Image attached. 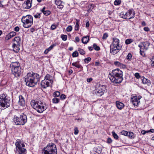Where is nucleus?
<instances>
[{
    "label": "nucleus",
    "instance_id": "79ce46f5",
    "mask_svg": "<svg viewBox=\"0 0 154 154\" xmlns=\"http://www.w3.org/2000/svg\"><path fill=\"white\" fill-rule=\"evenodd\" d=\"M61 38L63 41H66L67 39V36L66 35H62Z\"/></svg>",
    "mask_w": 154,
    "mask_h": 154
},
{
    "label": "nucleus",
    "instance_id": "dca6fc26",
    "mask_svg": "<svg viewBox=\"0 0 154 154\" xmlns=\"http://www.w3.org/2000/svg\"><path fill=\"white\" fill-rule=\"evenodd\" d=\"M18 103L19 105L22 106H24L25 105L24 98L21 95L19 96V100Z\"/></svg>",
    "mask_w": 154,
    "mask_h": 154
},
{
    "label": "nucleus",
    "instance_id": "f3484780",
    "mask_svg": "<svg viewBox=\"0 0 154 154\" xmlns=\"http://www.w3.org/2000/svg\"><path fill=\"white\" fill-rule=\"evenodd\" d=\"M51 84L50 82L46 81V80H43L41 82V86L43 88H46Z\"/></svg>",
    "mask_w": 154,
    "mask_h": 154
},
{
    "label": "nucleus",
    "instance_id": "2eb2a0df",
    "mask_svg": "<svg viewBox=\"0 0 154 154\" xmlns=\"http://www.w3.org/2000/svg\"><path fill=\"white\" fill-rule=\"evenodd\" d=\"M32 0H27L25 1L23 4V8L26 9H28L31 7L32 2Z\"/></svg>",
    "mask_w": 154,
    "mask_h": 154
},
{
    "label": "nucleus",
    "instance_id": "58836bf2",
    "mask_svg": "<svg viewBox=\"0 0 154 154\" xmlns=\"http://www.w3.org/2000/svg\"><path fill=\"white\" fill-rule=\"evenodd\" d=\"M94 48L96 51H99L100 50V47L97 46L96 44H94L93 45Z\"/></svg>",
    "mask_w": 154,
    "mask_h": 154
},
{
    "label": "nucleus",
    "instance_id": "423d86ee",
    "mask_svg": "<svg viewBox=\"0 0 154 154\" xmlns=\"http://www.w3.org/2000/svg\"><path fill=\"white\" fill-rule=\"evenodd\" d=\"M119 43V40L118 39L115 38H113L112 43L110 46V52L111 54L114 55L119 51L121 49Z\"/></svg>",
    "mask_w": 154,
    "mask_h": 154
},
{
    "label": "nucleus",
    "instance_id": "bb28decb",
    "mask_svg": "<svg viewBox=\"0 0 154 154\" xmlns=\"http://www.w3.org/2000/svg\"><path fill=\"white\" fill-rule=\"evenodd\" d=\"M79 21L78 20H76V23L75 25V30L77 31L79 29Z\"/></svg>",
    "mask_w": 154,
    "mask_h": 154
},
{
    "label": "nucleus",
    "instance_id": "6e6d98bb",
    "mask_svg": "<svg viewBox=\"0 0 154 154\" xmlns=\"http://www.w3.org/2000/svg\"><path fill=\"white\" fill-rule=\"evenodd\" d=\"M19 30L20 28L18 26L15 27L14 28V30L16 32H18L19 31Z\"/></svg>",
    "mask_w": 154,
    "mask_h": 154
},
{
    "label": "nucleus",
    "instance_id": "1a4fd4ad",
    "mask_svg": "<svg viewBox=\"0 0 154 154\" xmlns=\"http://www.w3.org/2000/svg\"><path fill=\"white\" fill-rule=\"evenodd\" d=\"M16 146V149L17 152L20 154H26V149L24 148L25 147L24 144L21 142V141L19 139H17L16 142L15 143Z\"/></svg>",
    "mask_w": 154,
    "mask_h": 154
},
{
    "label": "nucleus",
    "instance_id": "8fccbe9b",
    "mask_svg": "<svg viewBox=\"0 0 154 154\" xmlns=\"http://www.w3.org/2000/svg\"><path fill=\"white\" fill-rule=\"evenodd\" d=\"M145 51V50L140 49V54L143 56H144L145 55V53L144 51Z\"/></svg>",
    "mask_w": 154,
    "mask_h": 154
},
{
    "label": "nucleus",
    "instance_id": "ea45409f",
    "mask_svg": "<svg viewBox=\"0 0 154 154\" xmlns=\"http://www.w3.org/2000/svg\"><path fill=\"white\" fill-rule=\"evenodd\" d=\"M41 13H37L34 15V17L35 18H39L41 17Z\"/></svg>",
    "mask_w": 154,
    "mask_h": 154
},
{
    "label": "nucleus",
    "instance_id": "f8f14e48",
    "mask_svg": "<svg viewBox=\"0 0 154 154\" xmlns=\"http://www.w3.org/2000/svg\"><path fill=\"white\" fill-rule=\"evenodd\" d=\"M123 16L121 17L123 18L130 19L133 18L135 16V13L133 9H130L125 13V14H123Z\"/></svg>",
    "mask_w": 154,
    "mask_h": 154
},
{
    "label": "nucleus",
    "instance_id": "7ed1b4c3",
    "mask_svg": "<svg viewBox=\"0 0 154 154\" xmlns=\"http://www.w3.org/2000/svg\"><path fill=\"white\" fill-rule=\"evenodd\" d=\"M32 106L40 113L42 112L47 109L46 104L41 101L32 100L31 102Z\"/></svg>",
    "mask_w": 154,
    "mask_h": 154
},
{
    "label": "nucleus",
    "instance_id": "69168bd1",
    "mask_svg": "<svg viewBox=\"0 0 154 154\" xmlns=\"http://www.w3.org/2000/svg\"><path fill=\"white\" fill-rule=\"evenodd\" d=\"M154 131V130L153 129H151L149 131H147V132H153Z\"/></svg>",
    "mask_w": 154,
    "mask_h": 154
},
{
    "label": "nucleus",
    "instance_id": "ddd939ff",
    "mask_svg": "<svg viewBox=\"0 0 154 154\" xmlns=\"http://www.w3.org/2000/svg\"><path fill=\"white\" fill-rule=\"evenodd\" d=\"M140 98L137 96L131 95V101L134 106H138L140 103Z\"/></svg>",
    "mask_w": 154,
    "mask_h": 154
},
{
    "label": "nucleus",
    "instance_id": "9d476101",
    "mask_svg": "<svg viewBox=\"0 0 154 154\" xmlns=\"http://www.w3.org/2000/svg\"><path fill=\"white\" fill-rule=\"evenodd\" d=\"M95 89L94 91V93L98 96H101L106 92V87L99 83H97L95 86Z\"/></svg>",
    "mask_w": 154,
    "mask_h": 154
},
{
    "label": "nucleus",
    "instance_id": "f704fd0d",
    "mask_svg": "<svg viewBox=\"0 0 154 154\" xmlns=\"http://www.w3.org/2000/svg\"><path fill=\"white\" fill-rule=\"evenodd\" d=\"M112 133L114 138L116 140L118 139L119 138V136L117 134H116L114 131H112Z\"/></svg>",
    "mask_w": 154,
    "mask_h": 154
},
{
    "label": "nucleus",
    "instance_id": "4c0bfd02",
    "mask_svg": "<svg viewBox=\"0 0 154 154\" xmlns=\"http://www.w3.org/2000/svg\"><path fill=\"white\" fill-rule=\"evenodd\" d=\"M151 60V66L154 67V55L152 57L150 58Z\"/></svg>",
    "mask_w": 154,
    "mask_h": 154
},
{
    "label": "nucleus",
    "instance_id": "393cba45",
    "mask_svg": "<svg viewBox=\"0 0 154 154\" xmlns=\"http://www.w3.org/2000/svg\"><path fill=\"white\" fill-rule=\"evenodd\" d=\"M142 82L144 84H146L148 85H150L151 84L150 81L147 79L145 78L144 77L141 78Z\"/></svg>",
    "mask_w": 154,
    "mask_h": 154
},
{
    "label": "nucleus",
    "instance_id": "e433bc0d",
    "mask_svg": "<svg viewBox=\"0 0 154 154\" xmlns=\"http://www.w3.org/2000/svg\"><path fill=\"white\" fill-rule=\"evenodd\" d=\"M43 14L45 16H47L50 14L51 12L50 11L48 10H45L43 12Z\"/></svg>",
    "mask_w": 154,
    "mask_h": 154
},
{
    "label": "nucleus",
    "instance_id": "a18cd8bd",
    "mask_svg": "<svg viewBox=\"0 0 154 154\" xmlns=\"http://www.w3.org/2000/svg\"><path fill=\"white\" fill-rule=\"evenodd\" d=\"M132 57V54H131L129 53L127 55L126 58L127 60H130L131 59Z\"/></svg>",
    "mask_w": 154,
    "mask_h": 154
},
{
    "label": "nucleus",
    "instance_id": "864d4df0",
    "mask_svg": "<svg viewBox=\"0 0 154 154\" xmlns=\"http://www.w3.org/2000/svg\"><path fill=\"white\" fill-rule=\"evenodd\" d=\"M112 139L110 138H108L107 139V142L108 143H110L112 142Z\"/></svg>",
    "mask_w": 154,
    "mask_h": 154
},
{
    "label": "nucleus",
    "instance_id": "f03ea898",
    "mask_svg": "<svg viewBox=\"0 0 154 154\" xmlns=\"http://www.w3.org/2000/svg\"><path fill=\"white\" fill-rule=\"evenodd\" d=\"M109 77L112 82L114 84L120 83L123 79V72L119 69L112 71L109 75Z\"/></svg>",
    "mask_w": 154,
    "mask_h": 154
},
{
    "label": "nucleus",
    "instance_id": "5701e85b",
    "mask_svg": "<svg viewBox=\"0 0 154 154\" xmlns=\"http://www.w3.org/2000/svg\"><path fill=\"white\" fill-rule=\"evenodd\" d=\"M16 33L14 32H11L6 36L5 38L7 40H8L15 36L16 35Z\"/></svg>",
    "mask_w": 154,
    "mask_h": 154
},
{
    "label": "nucleus",
    "instance_id": "680f3d73",
    "mask_svg": "<svg viewBox=\"0 0 154 154\" xmlns=\"http://www.w3.org/2000/svg\"><path fill=\"white\" fill-rule=\"evenodd\" d=\"M29 30L30 32L32 33L35 31V29L33 28H31Z\"/></svg>",
    "mask_w": 154,
    "mask_h": 154
},
{
    "label": "nucleus",
    "instance_id": "603ef678",
    "mask_svg": "<svg viewBox=\"0 0 154 154\" xmlns=\"http://www.w3.org/2000/svg\"><path fill=\"white\" fill-rule=\"evenodd\" d=\"M108 36V35L106 33H104L102 37V38L103 39H106Z\"/></svg>",
    "mask_w": 154,
    "mask_h": 154
},
{
    "label": "nucleus",
    "instance_id": "0eeeda50",
    "mask_svg": "<svg viewBox=\"0 0 154 154\" xmlns=\"http://www.w3.org/2000/svg\"><path fill=\"white\" fill-rule=\"evenodd\" d=\"M27 121L26 116L23 114L18 117L15 115L13 119V122L16 125H24Z\"/></svg>",
    "mask_w": 154,
    "mask_h": 154
},
{
    "label": "nucleus",
    "instance_id": "2f4dec72",
    "mask_svg": "<svg viewBox=\"0 0 154 154\" xmlns=\"http://www.w3.org/2000/svg\"><path fill=\"white\" fill-rule=\"evenodd\" d=\"M127 136H128L131 138H134V133L132 132H128V134Z\"/></svg>",
    "mask_w": 154,
    "mask_h": 154
},
{
    "label": "nucleus",
    "instance_id": "4d7b16f0",
    "mask_svg": "<svg viewBox=\"0 0 154 154\" xmlns=\"http://www.w3.org/2000/svg\"><path fill=\"white\" fill-rule=\"evenodd\" d=\"M57 27V26L54 24H53L51 26V28L52 30H54Z\"/></svg>",
    "mask_w": 154,
    "mask_h": 154
},
{
    "label": "nucleus",
    "instance_id": "052dcab7",
    "mask_svg": "<svg viewBox=\"0 0 154 154\" xmlns=\"http://www.w3.org/2000/svg\"><path fill=\"white\" fill-rule=\"evenodd\" d=\"M88 7L91 9H93L94 8V5L93 4L90 5Z\"/></svg>",
    "mask_w": 154,
    "mask_h": 154
},
{
    "label": "nucleus",
    "instance_id": "49530a36",
    "mask_svg": "<svg viewBox=\"0 0 154 154\" xmlns=\"http://www.w3.org/2000/svg\"><path fill=\"white\" fill-rule=\"evenodd\" d=\"M55 45L53 44L51 45L47 49L48 50V51H51L54 46H55Z\"/></svg>",
    "mask_w": 154,
    "mask_h": 154
},
{
    "label": "nucleus",
    "instance_id": "bf43d9fd",
    "mask_svg": "<svg viewBox=\"0 0 154 154\" xmlns=\"http://www.w3.org/2000/svg\"><path fill=\"white\" fill-rule=\"evenodd\" d=\"M90 25L89 22L88 21H87L86 23V27L87 28Z\"/></svg>",
    "mask_w": 154,
    "mask_h": 154
},
{
    "label": "nucleus",
    "instance_id": "6ab92c4d",
    "mask_svg": "<svg viewBox=\"0 0 154 154\" xmlns=\"http://www.w3.org/2000/svg\"><path fill=\"white\" fill-rule=\"evenodd\" d=\"M114 64L116 66L119 67L121 68L124 69L126 67V66L119 61H115L114 62Z\"/></svg>",
    "mask_w": 154,
    "mask_h": 154
},
{
    "label": "nucleus",
    "instance_id": "c03bdc74",
    "mask_svg": "<svg viewBox=\"0 0 154 154\" xmlns=\"http://www.w3.org/2000/svg\"><path fill=\"white\" fill-rule=\"evenodd\" d=\"M102 151V149L100 147H98L96 149V152L98 154H100L101 152Z\"/></svg>",
    "mask_w": 154,
    "mask_h": 154
},
{
    "label": "nucleus",
    "instance_id": "c9c22d12",
    "mask_svg": "<svg viewBox=\"0 0 154 154\" xmlns=\"http://www.w3.org/2000/svg\"><path fill=\"white\" fill-rule=\"evenodd\" d=\"M78 52L76 51L74 52L72 54V56L73 57H78Z\"/></svg>",
    "mask_w": 154,
    "mask_h": 154
},
{
    "label": "nucleus",
    "instance_id": "774afa93",
    "mask_svg": "<svg viewBox=\"0 0 154 154\" xmlns=\"http://www.w3.org/2000/svg\"><path fill=\"white\" fill-rule=\"evenodd\" d=\"M142 25L143 26H145L146 25V24L145 21H143L142 22Z\"/></svg>",
    "mask_w": 154,
    "mask_h": 154
},
{
    "label": "nucleus",
    "instance_id": "5fc2aeb1",
    "mask_svg": "<svg viewBox=\"0 0 154 154\" xmlns=\"http://www.w3.org/2000/svg\"><path fill=\"white\" fill-rule=\"evenodd\" d=\"M60 98L62 100H64L66 98V95L64 94H62L60 96Z\"/></svg>",
    "mask_w": 154,
    "mask_h": 154
},
{
    "label": "nucleus",
    "instance_id": "72a5a7b5",
    "mask_svg": "<svg viewBox=\"0 0 154 154\" xmlns=\"http://www.w3.org/2000/svg\"><path fill=\"white\" fill-rule=\"evenodd\" d=\"M121 3V0H116L114 2V5H119Z\"/></svg>",
    "mask_w": 154,
    "mask_h": 154
},
{
    "label": "nucleus",
    "instance_id": "39448f33",
    "mask_svg": "<svg viewBox=\"0 0 154 154\" xmlns=\"http://www.w3.org/2000/svg\"><path fill=\"white\" fill-rule=\"evenodd\" d=\"M12 73L16 77H19L21 73V69L18 62H12L10 64Z\"/></svg>",
    "mask_w": 154,
    "mask_h": 154
},
{
    "label": "nucleus",
    "instance_id": "aec40b11",
    "mask_svg": "<svg viewBox=\"0 0 154 154\" xmlns=\"http://www.w3.org/2000/svg\"><path fill=\"white\" fill-rule=\"evenodd\" d=\"M116 105L118 108L119 109H122L124 107V104L122 103L119 101L116 102Z\"/></svg>",
    "mask_w": 154,
    "mask_h": 154
},
{
    "label": "nucleus",
    "instance_id": "a878e982",
    "mask_svg": "<svg viewBox=\"0 0 154 154\" xmlns=\"http://www.w3.org/2000/svg\"><path fill=\"white\" fill-rule=\"evenodd\" d=\"M89 37L88 36H86L83 37L82 39V42L84 44H86L89 40Z\"/></svg>",
    "mask_w": 154,
    "mask_h": 154
},
{
    "label": "nucleus",
    "instance_id": "4468645a",
    "mask_svg": "<svg viewBox=\"0 0 154 154\" xmlns=\"http://www.w3.org/2000/svg\"><path fill=\"white\" fill-rule=\"evenodd\" d=\"M150 44L148 42H141L138 45L140 49L146 51L148 49Z\"/></svg>",
    "mask_w": 154,
    "mask_h": 154
},
{
    "label": "nucleus",
    "instance_id": "9b49d317",
    "mask_svg": "<svg viewBox=\"0 0 154 154\" xmlns=\"http://www.w3.org/2000/svg\"><path fill=\"white\" fill-rule=\"evenodd\" d=\"M10 105V100L5 94H2L0 97V106L2 107L7 108Z\"/></svg>",
    "mask_w": 154,
    "mask_h": 154
},
{
    "label": "nucleus",
    "instance_id": "473e14b6",
    "mask_svg": "<svg viewBox=\"0 0 154 154\" xmlns=\"http://www.w3.org/2000/svg\"><path fill=\"white\" fill-rule=\"evenodd\" d=\"M78 50L79 51L80 54L81 55H84L85 54V51L81 48H79L78 49Z\"/></svg>",
    "mask_w": 154,
    "mask_h": 154
},
{
    "label": "nucleus",
    "instance_id": "7c9ffc66",
    "mask_svg": "<svg viewBox=\"0 0 154 154\" xmlns=\"http://www.w3.org/2000/svg\"><path fill=\"white\" fill-rule=\"evenodd\" d=\"M134 41L132 39H128L125 41V43L127 45H128L132 43Z\"/></svg>",
    "mask_w": 154,
    "mask_h": 154
},
{
    "label": "nucleus",
    "instance_id": "37998d69",
    "mask_svg": "<svg viewBox=\"0 0 154 154\" xmlns=\"http://www.w3.org/2000/svg\"><path fill=\"white\" fill-rule=\"evenodd\" d=\"M72 29V27L71 26H68L66 29V30L68 32L71 31Z\"/></svg>",
    "mask_w": 154,
    "mask_h": 154
},
{
    "label": "nucleus",
    "instance_id": "b1692460",
    "mask_svg": "<svg viewBox=\"0 0 154 154\" xmlns=\"http://www.w3.org/2000/svg\"><path fill=\"white\" fill-rule=\"evenodd\" d=\"M21 42L20 38L19 37H16L14 39L13 44L20 45Z\"/></svg>",
    "mask_w": 154,
    "mask_h": 154
},
{
    "label": "nucleus",
    "instance_id": "3c124183",
    "mask_svg": "<svg viewBox=\"0 0 154 154\" xmlns=\"http://www.w3.org/2000/svg\"><path fill=\"white\" fill-rule=\"evenodd\" d=\"M134 76L137 79H139L140 78V75L138 73H136L134 74Z\"/></svg>",
    "mask_w": 154,
    "mask_h": 154
},
{
    "label": "nucleus",
    "instance_id": "e2e57ef3",
    "mask_svg": "<svg viewBox=\"0 0 154 154\" xmlns=\"http://www.w3.org/2000/svg\"><path fill=\"white\" fill-rule=\"evenodd\" d=\"M146 133H147V131H146L145 130H142L141 132V134H145Z\"/></svg>",
    "mask_w": 154,
    "mask_h": 154
},
{
    "label": "nucleus",
    "instance_id": "c756f323",
    "mask_svg": "<svg viewBox=\"0 0 154 154\" xmlns=\"http://www.w3.org/2000/svg\"><path fill=\"white\" fill-rule=\"evenodd\" d=\"M60 95V93L58 91H56L54 92L53 94V96L54 97H58Z\"/></svg>",
    "mask_w": 154,
    "mask_h": 154
},
{
    "label": "nucleus",
    "instance_id": "f257e3e1",
    "mask_svg": "<svg viewBox=\"0 0 154 154\" xmlns=\"http://www.w3.org/2000/svg\"><path fill=\"white\" fill-rule=\"evenodd\" d=\"M40 78L38 74L31 72L25 76V82L26 85L33 87L39 81Z\"/></svg>",
    "mask_w": 154,
    "mask_h": 154
},
{
    "label": "nucleus",
    "instance_id": "338daca9",
    "mask_svg": "<svg viewBox=\"0 0 154 154\" xmlns=\"http://www.w3.org/2000/svg\"><path fill=\"white\" fill-rule=\"evenodd\" d=\"M45 7H44L41 10V11L43 13L44 11H45Z\"/></svg>",
    "mask_w": 154,
    "mask_h": 154
},
{
    "label": "nucleus",
    "instance_id": "20e7f679",
    "mask_svg": "<svg viewBox=\"0 0 154 154\" xmlns=\"http://www.w3.org/2000/svg\"><path fill=\"white\" fill-rule=\"evenodd\" d=\"M42 151V154H57L56 145L53 143H49Z\"/></svg>",
    "mask_w": 154,
    "mask_h": 154
},
{
    "label": "nucleus",
    "instance_id": "a211bd4d",
    "mask_svg": "<svg viewBox=\"0 0 154 154\" xmlns=\"http://www.w3.org/2000/svg\"><path fill=\"white\" fill-rule=\"evenodd\" d=\"M55 3L57 6V8L62 9L64 7V3L60 0H56Z\"/></svg>",
    "mask_w": 154,
    "mask_h": 154
},
{
    "label": "nucleus",
    "instance_id": "de8ad7c7",
    "mask_svg": "<svg viewBox=\"0 0 154 154\" xmlns=\"http://www.w3.org/2000/svg\"><path fill=\"white\" fill-rule=\"evenodd\" d=\"M74 134L75 135H77L78 134L79 131L78 130V128L77 127H75L74 128Z\"/></svg>",
    "mask_w": 154,
    "mask_h": 154
},
{
    "label": "nucleus",
    "instance_id": "6e6552de",
    "mask_svg": "<svg viewBox=\"0 0 154 154\" xmlns=\"http://www.w3.org/2000/svg\"><path fill=\"white\" fill-rule=\"evenodd\" d=\"M23 26L25 28L31 27L33 23V17L31 15H28L23 16L21 19Z\"/></svg>",
    "mask_w": 154,
    "mask_h": 154
},
{
    "label": "nucleus",
    "instance_id": "09e8293b",
    "mask_svg": "<svg viewBox=\"0 0 154 154\" xmlns=\"http://www.w3.org/2000/svg\"><path fill=\"white\" fill-rule=\"evenodd\" d=\"M121 133L123 135L127 136L128 134V132L126 131L123 130L121 131Z\"/></svg>",
    "mask_w": 154,
    "mask_h": 154
},
{
    "label": "nucleus",
    "instance_id": "0e129e2a",
    "mask_svg": "<svg viewBox=\"0 0 154 154\" xmlns=\"http://www.w3.org/2000/svg\"><path fill=\"white\" fill-rule=\"evenodd\" d=\"M75 39L77 42H79V39L78 37H76L75 38Z\"/></svg>",
    "mask_w": 154,
    "mask_h": 154
},
{
    "label": "nucleus",
    "instance_id": "c85d7f7f",
    "mask_svg": "<svg viewBox=\"0 0 154 154\" xmlns=\"http://www.w3.org/2000/svg\"><path fill=\"white\" fill-rule=\"evenodd\" d=\"M72 65L73 66H75L78 68H80L82 67L81 65L78 64L77 62H75L72 63Z\"/></svg>",
    "mask_w": 154,
    "mask_h": 154
},
{
    "label": "nucleus",
    "instance_id": "13d9d810",
    "mask_svg": "<svg viewBox=\"0 0 154 154\" xmlns=\"http://www.w3.org/2000/svg\"><path fill=\"white\" fill-rule=\"evenodd\" d=\"M143 29L144 31L146 32L149 31V29L147 27H144L143 28Z\"/></svg>",
    "mask_w": 154,
    "mask_h": 154
},
{
    "label": "nucleus",
    "instance_id": "cd10ccee",
    "mask_svg": "<svg viewBox=\"0 0 154 154\" xmlns=\"http://www.w3.org/2000/svg\"><path fill=\"white\" fill-rule=\"evenodd\" d=\"M60 99L54 97L52 100V102L54 103H57L59 102Z\"/></svg>",
    "mask_w": 154,
    "mask_h": 154
},
{
    "label": "nucleus",
    "instance_id": "412c9836",
    "mask_svg": "<svg viewBox=\"0 0 154 154\" xmlns=\"http://www.w3.org/2000/svg\"><path fill=\"white\" fill-rule=\"evenodd\" d=\"M20 45H17V44H13L12 45L13 51L16 53H17L20 50L19 47Z\"/></svg>",
    "mask_w": 154,
    "mask_h": 154
},
{
    "label": "nucleus",
    "instance_id": "4be33fe9",
    "mask_svg": "<svg viewBox=\"0 0 154 154\" xmlns=\"http://www.w3.org/2000/svg\"><path fill=\"white\" fill-rule=\"evenodd\" d=\"M44 80H46V81L50 82L51 84L53 83V77L49 74H48L45 76Z\"/></svg>",
    "mask_w": 154,
    "mask_h": 154
},
{
    "label": "nucleus",
    "instance_id": "a19ab883",
    "mask_svg": "<svg viewBox=\"0 0 154 154\" xmlns=\"http://www.w3.org/2000/svg\"><path fill=\"white\" fill-rule=\"evenodd\" d=\"M91 58L88 57L84 59V62L86 63H88L91 60Z\"/></svg>",
    "mask_w": 154,
    "mask_h": 154
}]
</instances>
